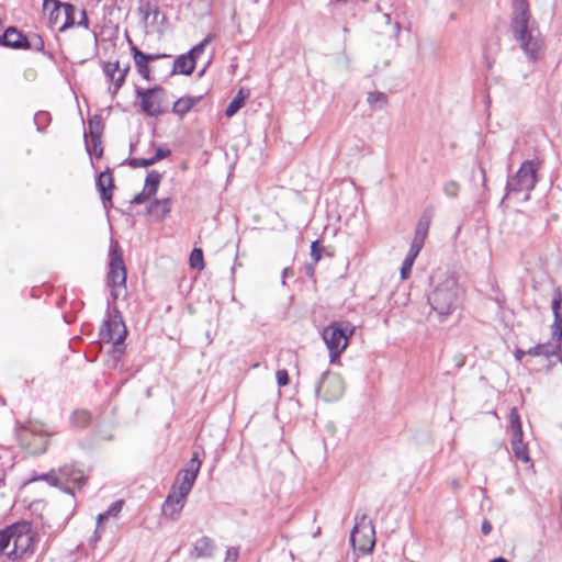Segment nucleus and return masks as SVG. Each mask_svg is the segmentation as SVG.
Returning <instances> with one entry per match:
<instances>
[{
    "label": "nucleus",
    "mask_w": 562,
    "mask_h": 562,
    "mask_svg": "<svg viewBox=\"0 0 562 562\" xmlns=\"http://www.w3.org/2000/svg\"><path fill=\"white\" fill-rule=\"evenodd\" d=\"M509 29L526 58L530 63L544 55V38L532 19L528 0H513Z\"/></svg>",
    "instance_id": "nucleus-1"
},
{
    "label": "nucleus",
    "mask_w": 562,
    "mask_h": 562,
    "mask_svg": "<svg viewBox=\"0 0 562 562\" xmlns=\"http://www.w3.org/2000/svg\"><path fill=\"white\" fill-rule=\"evenodd\" d=\"M36 533L29 521H19L0 530V554L11 561L25 560L35 550Z\"/></svg>",
    "instance_id": "nucleus-2"
},
{
    "label": "nucleus",
    "mask_w": 562,
    "mask_h": 562,
    "mask_svg": "<svg viewBox=\"0 0 562 562\" xmlns=\"http://www.w3.org/2000/svg\"><path fill=\"white\" fill-rule=\"evenodd\" d=\"M462 297L463 289L457 279L448 277L429 294L428 303L442 322L461 306Z\"/></svg>",
    "instance_id": "nucleus-3"
},
{
    "label": "nucleus",
    "mask_w": 562,
    "mask_h": 562,
    "mask_svg": "<svg viewBox=\"0 0 562 562\" xmlns=\"http://www.w3.org/2000/svg\"><path fill=\"white\" fill-rule=\"evenodd\" d=\"M552 312L554 315L553 324L551 325V337L552 341L543 344H537L536 346L527 350L530 357H543L551 359L555 357L557 360L561 361V349H562V290L557 288L553 292L551 302Z\"/></svg>",
    "instance_id": "nucleus-4"
},
{
    "label": "nucleus",
    "mask_w": 562,
    "mask_h": 562,
    "mask_svg": "<svg viewBox=\"0 0 562 562\" xmlns=\"http://www.w3.org/2000/svg\"><path fill=\"white\" fill-rule=\"evenodd\" d=\"M41 479L45 480L53 486H58L66 493L74 494L76 490H80L87 481L85 471L75 464H65L57 471L52 470L44 474Z\"/></svg>",
    "instance_id": "nucleus-5"
},
{
    "label": "nucleus",
    "mask_w": 562,
    "mask_h": 562,
    "mask_svg": "<svg viewBox=\"0 0 562 562\" xmlns=\"http://www.w3.org/2000/svg\"><path fill=\"white\" fill-rule=\"evenodd\" d=\"M353 333L355 327L345 322H334L324 328L322 336L329 350L330 363L340 357Z\"/></svg>",
    "instance_id": "nucleus-6"
},
{
    "label": "nucleus",
    "mask_w": 562,
    "mask_h": 562,
    "mask_svg": "<svg viewBox=\"0 0 562 562\" xmlns=\"http://www.w3.org/2000/svg\"><path fill=\"white\" fill-rule=\"evenodd\" d=\"M106 282L114 300L119 297L121 290L126 289V268L117 241H112L110 246Z\"/></svg>",
    "instance_id": "nucleus-7"
},
{
    "label": "nucleus",
    "mask_w": 562,
    "mask_h": 562,
    "mask_svg": "<svg viewBox=\"0 0 562 562\" xmlns=\"http://www.w3.org/2000/svg\"><path fill=\"white\" fill-rule=\"evenodd\" d=\"M540 167L538 160H526L517 172L507 180L506 191L509 193L527 192L535 189L537 183V171Z\"/></svg>",
    "instance_id": "nucleus-8"
},
{
    "label": "nucleus",
    "mask_w": 562,
    "mask_h": 562,
    "mask_svg": "<svg viewBox=\"0 0 562 562\" xmlns=\"http://www.w3.org/2000/svg\"><path fill=\"white\" fill-rule=\"evenodd\" d=\"M136 95L140 99L142 111L148 116H159L167 111L164 106L166 91L162 87L137 88Z\"/></svg>",
    "instance_id": "nucleus-9"
},
{
    "label": "nucleus",
    "mask_w": 562,
    "mask_h": 562,
    "mask_svg": "<svg viewBox=\"0 0 562 562\" xmlns=\"http://www.w3.org/2000/svg\"><path fill=\"white\" fill-rule=\"evenodd\" d=\"M126 334L125 324L119 312L113 317L105 319L100 328V338L105 342H112L119 352L124 350Z\"/></svg>",
    "instance_id": "nucleus-10"
},
{
    "label": "nucleus",
    "mask_w": 562,
    "mask_h": 562,
    "mask_svg": "<svg viewBox=\"0 0 562 562\" xmlns=\"http://www.w3.org/2000/svg\"><path fill=\"white\" fill-rule=\"evenodd\" d=\"M344 381L337 373L325 371L315 386L317 397L326 402L337 401L344 394Z\"/></svg>",
    "instance_id": "nucleus-11"
},
{
    "label": "nucleus",
    "mask_w": 562,
    "mask_h": 562,
    "mask_svg": "<svg viewBox=\"0 0 562 562\" xmlns=\"http://www.w3.org/2000/svg\"><path fill=\"white\" fill-rule=\"evenodd\" d=\"M43 10L48 12L50 29L63 32L67 30V12L76 11V8L74 4L63 3L58 0H43Z\"/></svg>",
    "instance_id": "nucleus-12"
},
{
    "label": "nucleus",
    "mask_w": 562,
    "mask_h": 562,
    "mask_svg": "<svg viewBox=\"0 0 562 562\" xmlns=\"http://www.w3.org/2000/svg\"><path fill=\"white\" fill-rule=\"evenodd\" d=\"M509 424L513 432L510 443L513 453L518 460L522 461L524 463H528L530 461L529 452L527 445L522 441L520 416L516 407H513L509 412Z\"/></svg>",
    "instance_id": "nucleus-13"
},
{
    "label": "nucleus",
    "mask_w": 562,
    "mask_h": 562,
    "mask_svg": "<svg viewBox=\"0 0 562 562\" xmlns=\"http://www.w3.org/2000/svg\"><path fill=\"white\" fill-rule=\"evenodd\" d=\"M201 464L202 461L199 459L198 452H193L188 467L178 473L172 490L189 494L198 477Z\"/></svg>",
    "instance_id": "nucleus-14"
},
{
    "label": "nucleus",
    "mask_w": 562,
    "mask_h": 562,
    "mask_svg": "<svg viewBox=\"0 0 562 562\" xmlns=\"http://www.w3.org/2000/svg\"><path fill=\"white\" fill-rule=\"evenodd\" d=\"M95 187L100 192L104 209L108 210L112 206V191L114 189V180L110 168H106L97 177Z\"/></svg>",
    "instance_id": "nucleus-15"
},
{
    "label": "nucleus",
    "mask_w": 562,
    "mask_h": 562,
    "mask_svg": "<svg viewBox=\"0 0 562 562\" xmlns=\"http://www.w3.org/2000/svg\"><path fill=\"white\" fill-rule=\"evenodd\" d=\"M103 71L106 78H109L113 82L112 94L115 95L125 82L126 76L130 71V65L127 64L123 68H121L119 61H109L104 64Z\"/></svg>",
    "instance_id": "nucleus-16"
},
{
    "label": "nucleus",
    "mask_w": 562,
    "mask_h": 562,
    "mask_svg": "<svg viewBox=\"0 0 562 562\" xmlns=\"http://www.w3.org/2000/svg\"><path fill=\"white\" fill-rule=\"evenodd\" d=\"M188 495L187 493L171 488V493L167 496L162 505L165 516L172 518L175 515H178L184 507Z\"/></svg>",
    "instance_id": "nucleus-17"
},
{
    "label": "nucleus",
    "mask_w": 562,
    "mask_h": 562,
    "mask_svg": "<svg viewBox=\"0 0 562 562\" xmlns=\"http://www.w3.org/2000/svg\"><path fill=\"white\" fill-rule=\"evenodd\" d=\"M215 549L214 541L204 536L200 538L190 550V557L193 559L211 558Z\"/></svg>",
    "instance_id": "nucleus-18"
},
{
    "label": "nucleus",
    "mask_w": 562,
    "mask_h": 562,
    "mask_svg": "<svg viewBox=\"0 0 562 562\" xmlns=\"http://www.w3.org/2000/svg\"><path fill=\"white\" fill-rule=\"evenodd\" d=\"M25 37L18 29L10 26L0 36V45L21 49L24 47Z\"/></svg>",
    "instance_id": "nucleus-19"
},
{
    "label": "nucleus",
    "mask_w": 562,
    "mask_h": 562,
    "mask_svg": "<svg viewBox=\"0 0 562 562\" xmlns=\"http://www.w3.org/2000/svg\"><path fill=\"white\" fill-rule=\"evenodd\" d=\"M128 43L131 44V52L133 54L135 67L138 74L146 80H150V68L148 66L149 63L146 61L145 53L139 50L135 45H133L130 37H127Z\"/></svg>",
    "instance_id": "nucleus-20"
},
{
    "label": "nucleus",
    "mask_w": 562,
    "mask_h": 562,
    "mask_svg": "<svg viewBox=\"0 0 562 562\" xmlns=\"http://www.w3.org/2000/svg\"><path fill=\"white\" fill-rule=\"evenodd\" d=\"M195 65L196 60L188 53L180 55L173 63V72L189 76L194 71Z\"/></svg>",
    "instance_id": "nucleus-21"
},
{
    "label": "nucleus",
    "mask_w": 562,
    "mask_h": 562,
    "mask_svg": "<svg viewBox=\"0 0 562 562\" xmlns=\"http://www.w3.org/2000/svg\"><path fill=\"white\" fill-rule=\"evenodd\" d=\"M172 201L171 199H156L154 202L148 206V213L154 214L159 220L165 218L171 211Z\"/></svg>",
    "instance_id": "nucleus-22"
},
{
    "label": "nucleus",
    "mask_w": 562,
    "mask_h": 562,
    "mask_svg": "<svg viewBox=\"0 0 562 562\" xmlns=\"http://www.w3.org/2000/svg\"><path fill=\"white\" fill-rule=\"evenodd\" d=\"M431 217L428 214H423L416 225L413 243H417L424 247L425 239L428 235Z\"/></svg>",
    "instance_id": "nucleus-23"
},
{
    "label": "nucleus",
    "mask_w": 562,
    "mask_h": 562,
    "mask_svg": "<svg viewBox=\"0 0 562 562\" xmlns=\"http://www.w3.org/2000/svg\"><path fill=\"white\" fill-rule=\"evenodd\" d=\"M431 217L428 214H423L416 225L413 243H417L424 247L425 239L428 235Z\"/></svg>",
    "instance_id": "nucleus-24"
},
{
    "label": "nucleus",
    "mask_w": 562,
    "mask_h": 562,
    "mask_svg": "<svg viewBox=\"0 0 562 562\" xmlns=\"http://www.w3.org/2000/svg\"><path fill=\"white\" fill-rule=\"evenodd\" d=\"M431 217L428 214H423L416 225L413 243H417L424 247L425 239L428 235Z\"/></svg>",
    "instance_id": "nucleus-25"
},
{
    "label": "nucleus",
    "mask_w": 562,
    "mask_h": 562,
    "mask_svg": "<svg viewBox=\"0 0 562 562\" xmlns=\"http://www.w3.org/2000/svg\"><path fill=\"white\" fill-rule=\"evenodd\" d=\"M198 101L199 99L190 97L180 98L173 103L172 112L180 116H183L196 104Z\"/></svg>",
    "instance_id": "nucleus-26"
},
{
    "label": "nucleus",
    "mask_w": 562,
    "mask_h": 562,
    "mask_svg": "<svg viewBox=\"0 0 562 562\" xmlns=\"http://www.w3.org/2000/svg\"><path fill=\"white\" fill-rule=\"evenodd\" d=\"M161 177L162 176L156 170H151L150 172H148L145 179L144 191H146L150 196L155 195L158 191Z\"/></svg>",
    "instance_id": "nucleus-27"
},
{
    "label": "nucleus",
    "mask_w": 562,
    "mask_h": 562,
    "mask_svg": "<svg viewBox=\"0 0 562 562\" xmlns=\"http://www.w3.org/2000/svg\"><path fill=\"white\" fill-rule=\"evenodd\" d=\"M246 95L243 93V89L238 91V93L234 97V99L229 102L228 106L225 110L226 116L231 117L235 115L239 109H241L245 104Z\"/></svg>",
    "instance_id": "nucleus-28"
},
{
    "label": "nucleus",
    "mask_w": 562,
    "mask_h": 562,
    "mask_svg": "<svg viewBox=\"0 0 562 562\" xmlns=\"http://www.w3.org/2000/svg\"><path fill=\"white\" fill-rule=\"evenodd\" d=\"M123 504V501H116L108 508L106 512L99 514L97 517L98 528L101 526L103 520L108 519L109 517H116L117 514L122 510Z\"/></svg>",
    "instance_id": "nucleus-29"
},
{
    "label": "nucleus",
    "mask_w": 562,
    "mask_h": 562,
    "mask_svg": "<svg viewBox=\"0 0 562 562\" xmlns=\"http://www.w3.org/2000/svg\"><path fill=\"white\" fill-rule=\"evenodd\" d=\"M367 101L372 108L383 109L387 104V95L380 91L369 92Z\"/></svg>",
    "instance_id": "nucleus-30"
},
{
    "label": "nucleus",
    "mask_w": 562,
    "mask_h": 562,
    "mask_svg": "<svg viewBox=\"0 0 562 562\" xmlns=\"http://www.w3.org/2000/svg\"><path fill=\"white\" fill-rule=\"evenodd\" d=\"M74 426L83 428L91 423V414L86 409L76 411L71 416Z\"/></svg>",
    "instance_id": "nucleus-31"
},
{
    "label": "nucleus",
    "mask_w": 562,
    "mask_h": 562,
    "mask_svg": "<svg viewBox=\"0 0 562 562\" xmlns=\"http://www.w3.org/2000/svg\"><path fill=\"white\" fill-rule=\"evenodd\" d=\"M90 138H101L103 131V123L100 116L95 115L88 122Z\"/></svg>",
    "instance_id": "nucleus-32"
},
{
    "label": "nucleus",
    "mask_w": 562,
    "mask_h": 562,
    "mask_svg": "<svg viewBox=\"0 0 562 562\" xmlns=\"http://www.w3.org/2000/svg\"><path fill=\"white\" fill-rule=\"evenodd\" d=\"M23 49H32V50H35V52H42L44 49V41L37 34H33L31 36H26L25 41H24Z\"/></svg>",
    "instance_id": "nucleus-33"
},
{
    "label": "nucleus",
    "mask_w": 562,
    "mask_h": 562,
    "mask_svg": "<svg viewBox=\"0 0 562 562\" xmlns=\"http://www.w3.org/2000/svg\"><path fill=\"white\" fill-rule=\"evenodd\" d=\"M190 266L193 269L202 270L204 268L203 251L200 248H194L190 254Z\"/></svg>",
    "instance_id": "nucleus-34"
},
{
    "label": "nucleus",
    "mask_w": 562,
    "mask_h": 562,
    "mask_svg": "<svg viewBox=\"0 0 562 562\" xmlns=\"http://www.w3.org/2000/svg\"><path fill=\"white\" fill-rule=\"evenodd\" d=\"M213 40V35L209 34L202 42H200L198 45L193 46L188 54L191 55L195 60L196 58L204 52V48L207 44L211 43Z\"/></svg>",
    "instance_id": "nucleus-35"
},
{
    "label": "nucleus",
    "mask_w": 562,
    "mask_h": 562,
    "mask_svg": "<svg viewBox=\"0 0 562 562\" xmlns=\"http://www.w3.org/2000/svg\"><path fill=\"white\" fill-rule=\"evenodd\" d=\"M49 114L47 112H38L34 116V122L37 125V130L43 132L49 123Z\"/></svg>",
    "instance_id": "nucleus-36"
},
{
    "label": "nucleus",
    "mask_w": 562,
    "mask_h": 562,
    "mask_svg": "<svg viewBox=\"0 0 562 562\" xmlns=\"http://www.w3.org/2000/svg\"><path fill=\"white\" fill-rule=\"evenodd\" d=\"M87 150L89 154H93L97 158H100L103 154L101 138H91V146L87 144Z\"/></svg>",
    "instance_id": "nucleus-37"
},
{
    "label": "nucleus",
    "mask_w": 562,
    "mask_h": 562,
    "mask_svg": "<svg viewBox=\"0 0 562 562\" xmlns=\"http://www.w3.org/2000/svg\"><path fill=\"white\" fill-rule=\"evenodd\" d=\"M414 261H415V258L406 255V257L402 263V267H401V278L403 280L407 279L411 276Z\"/></svg>",
    "instance_id": "nucleus-38"
},
{
    "label": "nucleus",
    "mask_w": 562,
    "mask_h": 562,
    "mask_svg": "<svg viewBox=\"0 0 562 562\" xmlns=\"http://www.w3.org/2000/svg\"><path fill=\"white\" fill-rule=\"evenodd\" d=\"M460 186L456 181H448L443 186V192L449 198H456L459 194Z\"/></svg>",
    "instance_id": "nucleus-39"
},
{
    "label": "nucleus",
    "mask_w": 562,
    "mask_h": 562,
    "mask_svg": "<svg viewBox=\"0 0 562 562\" xmlns=\"http://www.w3.org/2000/svg\"><path fill=\"white\" fill-rule=\"evenodd\" d=\"M323 246L319 240H314L311 245V257L313 261L316 263L322 259Z\"/></svg>",
    "instance_id": "nucleus-40"
},
{
    "label": "nucleus",
    "mask_w": 562,
    "mask_h": 562,
    "mask_svg": "<svg viewBox=\"0 0 562 562\" xmlns=\"http://www.w3.org/2000/svg\"><path fill=\"white\" fill-rule=\"evenodd\" d=\"M277 383L279 386H285L289 384V373L285 369L278 370L276 373Z\"/></svg>",
    "instance_id": "nucleus-41"
},
{
    "label": "nucleus",
    "mask_w": 562,
    "mask_h": 562,
    "mask_svg": "<svg viewBox=\"0 0 562 562\" xmlns=\"http://www.w3.org/2000/svg\"><path fill=\"white\" fill-rule=\"evenodd\" d=\"M368 530H369V548L366 550L364 548H361V550L366 551V552H372L373 551V548H374V544H375V531H374V527L371 522H369L368 525Z\"/></svg>",
    "instance_id": "nucleus-42"
},
{
    "label": "nucleus",
    "mask_w": 562,
    "mask_h": 562,
    "mask_svg": "<svg viewBox=\"0 0 562 562\" xmlns=\"http://www.w3.org/2000/svg\"><path fill=\"white\" fill-rule=\"evenodd\" d=\"M128 165L132 168L149 167L147 158H131Z\"/></svg>",
    "instance_id": "nucleus-43"
},
{
    "label": "nucleus",
    "mask_w": 562,
    "mask_h": 562,
    "mask_svg": "<svg viewBox=\"0 0 562 562\" xmlns=\"http://www.w3.org/2000/svg\"><path fill=\"white\" fill-rule=\"evenodd\" d=\"M238 555H239V550H238V548H236V547H229V548L226 550V558H225V560H226V561L235 562V561L238 559Z\"/></svg>",
    "instance_id": "nucleus-44"
},
{
    "label": "nucleus",
    "mask_w": 562,
    "mask_h": 562,
    "mask_svg": "<svg viewBox=\"0 0 562 562\" xmlns=\"http://www.w3.org/2000/svg\"><path fill=\"white\" fill-rule=\"evenodd\" d=\"M149 198H151L146 191L143 190V192L136 194L131 203L132 204H143L146 200H148Z\"/></svg>",
    "instance_id": "nucleus-45"
},
{
    "label": "nucleus",
    "mask_w": 562,
    "mask_h": 562,
    "mask_svg": "<svg viewBox=\"0 0 562 562\" xmlns=\"http://www.w3.org/2000/svg\"><path fill=\"white\" fill-rule=\"evenodd\" d=\"M422 249H423L422 245L412 241L407 256L416 259Z\"/></svg>",
    "instance_id": "nucleus-46"
},
{
    "label": "nucleus",
    "mask_w": 562,
    "mask_h": 562,
    "mask_svg": "<svg viewBox=\"0 0 562 562\" xmlns=\"http://www.w3.org/2000/svg\"><path fill=\"white\" fill-rule=\"evenodd\" d=\"M171 155V151L170 149H167V148H161V147H158L156 149V153H155V156H156V159H164V158H167Z\"/></svg>",
    "instance_id": "nucleus-47"
},
{
    "label": "nucleus",
    "mask_w": 562,
    "mask_h": 562,
    "mask_svg": "<svg viewBox=\"0 0 562 562\" xmlns=\"http://www.w3.org/2000/svg\"><path fill=\"white\" fill-rule=\"evenodd\" d=\"M76 24L78 26H83L86 29L89 27V20H88L86 10H81V12H80V20L78 22H76Z\"/></svg>",
    "instance_id": "nucleus-48"
},
{
    "label": "nucleus",
    "mask_w": 562,
    "mask_h": 562,
    "mask_svg": "<svg viewBox=\"0 0 562 562\" xmlns=\"http://www.w3.org/2000/svg\"><path fill=\"white\" fill-rule=\"evenodd\" d=\"M525 356H528L527 350H522L520 348H516L514 350V357H515L516 361L521 362L522 359L525 358Z\"/></svg>",
    "instance_id": "nucleus-49"
},
{
    "label": "nucleus",
    "mask_w": 562,
    "mask_h": 562,
    "mask_svg": "<svg viewBox=\"0 0 562 562\" xmlns=\"http://www.w3.org/2000/svg\"><path fill=\"white\" fill-rule=\"evenodd\" d=\"M145 57H146V61L150 63V61L157 60L159 58L169 57V55H166V54H145Z\"/></svg>",
    "instance_id": "nucleus-50"
},
{
    "label": "nucleus",
    "mask_w": 562,
    "mask_h": 562,
    "mask_svg": "<svg viewBox=\"0 0 562 562\" xmlns=\"http://www.w3.org/2000/svg\"><path fill=\"white\" fill-rule=\"evenodd\" d=\"M481 530L484 535H490L491 531H492V525L490 524L488 520H484L482 522V527H481Z\"/></svg>",
    "instance_id": "nucleus-51"
},
{
    "label": "nucleus",
    "mask_w": 562,
    "mask_h": 562,
    "mask_svg": "<svg viewBox=\"0 0 562 562\" xmlns=\"http://www.w3.org/2000/svg\"><path fill=\"white\" fill-rule=\"evenodd\" d=\"M75 12L76 11H71V12H67V29L68 27H71L76 24V21H75Z\"/></svg>",
    "instance_id": "nucleus-52"
},
{
    "label": "nucleus",
    "mask_w": 562,
    "mask_h": 562,
    "mask_svg": "<svg viewBox=\"0 0 562 562\" xmlns=\"http://www.w3.org/2000/svg\"><path fill=\"white\" fill-rule=\"evenodd\" d=\"M140 12L144 13L145 19L148 18L149 13L151 12V5L149 2H146L140 7Z\"/></svg>",
    "instance_id": "nucleus-53"
},
{
    "label": "nucleus",
    "mask_w": 562,
    "mask_h": 562,
    "mask_svg": "<svg viewBox=\"0 0 562 562\" xmlns=\"http://www.w3.org/2000/svg\"><path fill=\"white\" fill-rule=\"evenodd\" d=\"M359 532V525L357 524L350 535V541L355 544L356 541V535Z\"/></svg>",
    "instance_id": "nucleus-54"
},
{
    "label": "nucleus",
    "mask_w": 562,
    "mask_h": 562,
    "mask_svg": "<svg viewBox=\"0 0 562 562\" xmlns=\"http://www.w3.org/2000/svg\"><path fill=\"white\" fill-rule=\"evenodd\" d=\"M147 160H148V165H149V166H153V165H155L157 161H159V159H156V156H155V155H154L153 157H150V158H147Z\"/></svg>",
    "instance_id": "nucleus-55"
},
{
    "label": "nucleus",
    "mask_w": 562,
    "mask_h": 562,
    "mask_svg": "<svg viewBox=\"0 0 562 562\" xmlns=\"http://www.w3.org/2000/svg\"><path fill=\"white\" fill-rule=\"evenodd\" d=\"M480 173L482 176L483 182H485V170L482 166H480Z\"/></svg>",
    "instance_id": "nucleus-56"
},
{
    "label": "nucleus",
    "mask_w": 562,
    "mask_h": 562,
    "mask_svg": "<svg viewBox=\"0 0 562 562\" xmlns=\"http://www.w3.org/2000/svg\"><path fill=\"white\" fill-rule=\"evenodd\" d=\"M491 562H508V561L505 558L499 557V558L492 560Z\"/></svg>",
    "instance_id": "nucleus-57"
},
{
    "label": "nucleus",
    "mask_w": 562,
    "mask_h": 562,
    "mask_svg": "<svg viewBox=\"0 0 562 562\" xmlns=\"http://www.w3.org/2000/svg\"><path fill=\"white\" fill-rule=\"evenodd\" d=\"M288 271H289V269H288V268L283 269V272H282V277H283V279H284L285 277H288ZM282 282H283V283H285V281H284V280H283Z\"/></svg>",
    "instance_id": "nucleus-58"
},
{
    "label": "nucleus",
    "mask_w": 562,
    "mask_h": 562,
    "mask_svg": "<svg viewBox=\"0 0 562 562\" xmlns=\"http://www.w3.org/2000/svg\"><path fill=\"white\" fill-rule=\"evenodd\" d=\"M306 273L308 276H312L314 273V268L313 267H308Z\"/></svg>",
    "instance_id": "nucleus-59"
}]
</instances>
